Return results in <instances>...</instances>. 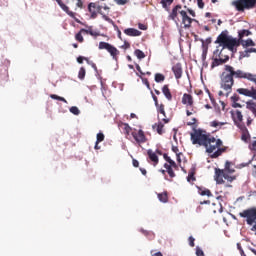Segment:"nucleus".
Segmentation results:
<instances>
[{
  "instance_id": "1",
  "label": "nucleus",
  "mask_w": 256,
  "mask_h": 256,
  "mask_svg": "<svg viewBox=\"0 0 256 256\" xmlns=\"http://www.w3.org/2000/svg\"><path fill=\"white\" fill-rule=\"evenodd\" d=\"M168 19L170 21H174L176 25L182 23V25H184V29H191V24L193 21H196L187 15V11L183 10V6H181V4H178L172 8Z\"/></svg>"
},
{
  "instance_id": "2",
  "label": "nucleus",
  "mask_w": 256,
  "mask_h": 256,
  "mask_svg": "<svg viewBox=\"0 0 256 256\" xmlns=\"http://www.w3.org/2000/svg\"><path fill=\"white\" fill-rule=\"evenodd\" d=\"M204 147L206 149V153L210 155L211 159L221 157L223 153H227L228 149V147L223 146V141H221V139H216L215 137L211 136V134H209Z\"/></svg>"
},
{
  "instance_id": "3",
  "label": "nucleus",
  "mask_w": 256,
  "mask_h": 256,
  "mask_svg": "<svg viewBox=\"0 0 256 256\" xmlns=\"http://www.w3.org/2000/svg\"><path fill=\"white\" fill-rule=\"evenodd\" d=\"M215 43L223 46V49H227L232 53H237V47L241 45V41L239 38H233V36H229V31L225 30L220 33L217 37Z\"/></svg>"
},
{
  "instance_id": "4",
  "label": "nucleus",
  "mask_w": 256,
  "mask_h": 256,
  "mask_svg": "<svg viewBox=\"0 0 256 256\" xmlns=\"http://www.w3.org/2000/svg\"><path fill=\"white\" fill-rule=\"evenodd\" d=\"M109 11H111V8L108 7L107 4H104L103 6L99 5L97 2H91L88 4V12L90 14L91 19H97V15H102V19L104 21H108V23H111V19L109 18Z\"/></svg>"
},
{
  "instance_id": "5",
  "label": "nucleus",
  "mask_w": 256,
  "mask_h": 256,
  "mask_svg": "<svg viewBox=\"0 0 256 256\" xmlns=\"http://www.w3.org/2000/svg\"><path fill=\"white\" fill-rule=\"evenodd\" d=\"M209 135L210 134H208L206 131H203L202 129L193 128V132L190 133L192 145H200L204 147V145L207 143Z\"/></svg>"
},
{
  "instance_id": "6",
  "label": "nucleus",
  "mask_w": 256,
  "mask_h": 256,
  "mask_svg": "<svg viewBox=\"0 0 256 256\" xmlns=\"http://www.w3.org/2000/svg\"><path fill=\"white\" fill-rule=\"evenodd\" d=\"M232 5L236 11L243 13L245 10L255 9L256 0H236L232 2Z\"/></svg>"
},
{
  "instance_id": "7",
  "label": "nucleus",
  "mask_w": 256,
  "mask_h": 256,
  "mask_svg": "<svg viewBox=\"0 0 256 256\" xmlns=\"http://www.w3.org/2000/svg\"><path fill=\"white\" fill-rule=\"evenodd\" d=\"M239 217L246 219L247 225H254L256 223V208H248L239 213Z\"/></svg>"
},
{
  "instance_id": "8",
  "label": "nucleus",
  "mask_w": 256,
  "mask_h": 256,
  "mask_svg": "<svg viewBox=\"0 0 256 256\" xmlns=\"http://www.w3.org/2000/svg\"><path fill=\"white\" fill-rule=\"evenodd\" d=\"M98 48L100 50L105 49L106 51H108L110 53V55L114 61H119V55L121 52H119V50L115 46H113L107 42H99Z\"/></svg>"
},
{
  "instance_id": "9",
  "label": "nucleus",
  "mask_w": 256,
  "mask_h": 256,
  "mask_svg": "<svg viewBox=\"0 0 256 256\" xmlns=\"http://www.w3.org/2000/svg\"><path fill=\"white\" fill-rule=\"evenodd\" d=\"M132 137L139 145L147 143V136H145V132L142 129L132 132Z\"/></svg>"
},
{
  "instance_id": "10",
  "label": "nucleus",
  "mask_w": 256,
  "mask_h": 256,
  "mask_svg": "<svg viewBox=\"0 0 256 256\" xmlns=\"http://www.w3.org/2000/svg\"><path fill=\"white\" fill-rule=\"evenodd\" d=\"M147 161L150 163V165H153V167H157L159 165V156H157V153H155L153 150L149 149L147 150Z\"/></svg>"
},
{
  "instance_id": "11",
  "label": "nucleus",
  "mask_w": 256,
  "mask_h": 256,
  "mask_svg": "<svg viewBox=\"0 0 256 256\" xmlns=\"http://www.w3.org/2000/svg\"><path fill=\"white\" fill-rule=\"evenodd\" d=\"M59 7L62 9V11H64L65 13H67V15H69V17H75V13L73 11L69 10V0H55Z\"/></svg>"
},
{
  "instance_id": "12",
  "label": "nucleus",
  "mask_w": 256,
  "mask_h": 256,
  "mask_svg": "<svg viewBox=\"0 0 256 256\" xmlns=\"http://www.w3.org/2000/svg\"><path fill=\"white\" fill-rule=\"evenodd\" d=\"M237 93H239V95H244V97H251L252 99H256V89L255 88H251V89L238 88Z\"/></svg>"
},
{
  "instance_id": "13",
  "label": "nucleus",
  "mask_w": 256,
  "mask_h": 256,
  "mask_svg": "<svg viewBox=\"0 0 256 256\" xmlns=\"http://www.w3.org/2000/svg\"><path fill=\"white\" fill-rule=\"evenodd\" d=\"M182 105L186 106V109L193 107L195 105V100H193V95L184 93L182 96Z\"/></svg>"
},
{
  "instance_id": "14",
  "label": "nucleus",
  "mask_w": 256,
  "mask_h": 256,
  "mask_svg": "<svg viewBox=\"0 0 256 256\" xmlns=\"http://www.w3.org/2000/svg\"><path fill=\"white\" fill-rule=\"evenodd\" d=\"M225 174V170H221L219 168L215 169L214 179L218 185H223L225 183V180H223L225 179Z\"/></svg>"
},
{
  "instance_id": "15",
  "label": "nucleus",
  "mask_w": 256,
  "mask_h": 256,
  "mask_svg": "<svg viewBox=\"0 0 256 256\" xmlns=\"http://www.w3.org/2000/svg\"><path fill=\"white\" fill-rule=\"evenodd\" d=\"M172 72L174 73L175 79H181L183 77V66L181 63H176L172 66Z\"/></svg>"
},
{
  "instance_id": "16",
  "label": "nucleus",
  "mask_w": 256,
  "mask_h": 256,
  "mask_svg": "<svg viewBox=\"0 0 256 256\" xmlns=\"http://www.w3.org/2000/svg\"><path fill=\"white\" fill-rule=\"evenodd\" d=\"M229 61V56H224V58H218L215 56L213 62L211 64V69H215V67H219V65H223Z\"/></svg>"
},
{
  "instance_id": "17",
  "label": "nucleus",
  "mask_w": 256,
  "mask_h": 256,
  "mask_svg": "<svg viewBox=\"0 0 256 256\" xmlns=\"http://www.w3.org/2000/svg\"><path fill=\"white\" fill-rule=\"evenodd\" d=\"M157 109V113H160V115H163V123H169V118H167V113L165 112V104H158V106H156Z\"/></svg>"
},
{
  "instance_id": "18",
  "label": "nucleus",
  "mask_w": 256,
  "mask_h": 256,
  "mask_svg": "<svg viewBox=\"0 0 256 256\" xmlns=\"http://www.w3.org/2000/svg\"><path fill=\"white\" fill-rule=\"evenodd\" d=\"M125 35L128 37H141L142 32L135 28H127L124 30Z\"/></svg>"
},
{
  "instance_id": "19",
  "label": "nucleus",
  "mask_w": 256,
  "mask_h": 256,
  "mask_svg": "<svg viewBox=\"0 0 256 256\" xmlns=\"http://www.w3.org/2000/svg\"><path fill=\"white\" fill-rule=\"evenodd\" d=\"M232 115L236 125H241V123H243V113L241 110H235Z\"/></svg>"
},
{
  "instance_id": "20",
  "label": "nucleus",
  "mask_w": 256,
  "mask_h": 256,
  "mask_svg": "<svg viewBox=\"0 0 256 256\" xmlns=\"http://www.w3.org/2000/svg\"><path fill=\"white\" fill-rule=\"evenodd\" d=\"M83 35H89V30L82 28L76 35L75 39L78 41V43H83L85 39L83 38Z\"/></svg>"
},
{
  "instance_id": "21",
  "label": "nucleus",
  "mask_w": 256,
  "mask_h": 256,
  "mask_svg": "<svg viewBox=\"0 0 256 256\" xmlns=\"http://www.w3.org/2000/svg\"><path fill=\"white\" fill-rule=\"evenodd\" d=\"M165 124L163 122H158L153 125V129L158 133V135H163L165 133Z\"/></svg>"
},
{
  "instance_id": "22",
  "label": "nucleus",
  "mask_w": 256,
  "mask_h": 256,
  "mask_svg": "<svg viewBox=\"0 0 256 256\" xmlns=\"http://www.w3.org/2000/svg\"><path fill=\"white\" fill-rule=\"evenodd\" d=\"M162 93L168 101H173V95L171 94V90L169 89V85H164L162 87Z\"/></svg>"
},
{
  "instance_id": "23",
  "label": "nucleus",
  "mask_w": 256,
  "mask_h": 256,
  "mask_svg": "<svg viewBox=\"0 0 256 256\" xmlns=\"http://www.w3.org/2000/svg\"><path fill=\"white\" fill-rule=\"evenodd\" d=\"M157 197L161 203H169V194H167V191L158 193Z\"/></svg>"
},
{
  "instance_id": "24",
  "label": "nucleus",
  "mask_w": 256,
  "mask_h": 256,
  "mask_svg": "<svg viewBox=\"0 0 256 256\" xmlns=\"http://www.w3.org/2000/svg\"><path fill=\"white\" fill-rule=\"evenodd\" d=\"M240 45L242 47L247 48V47H255V43L253 42V39L248 38L247 40H240Z\"/></svg>"
},
{
  "instance_id": "25",
  "label": "nucleus",
  "mask_w": 256,
  "mask_h": 256,
  "mask_svg": "<svg viewBox=\"0 0 256 256\" xmlns=\"http://www.w3.org/2000/svg\"><path fill=\"white\" fill-rule=\"evenodd\" d=\"M120 129L123 130V133L125 135H131V126H129V124L127 123H121L119 125Z\"/></svg>"
},
{
  "instance_id": "26",
  "label": "nucleus",
  "mask_w": 256,
  "mask_h": 256,
  "mask_svg": "<svg viewBox=\"0 0 256 256\" xmlns=\"http://www.w3.org/2000/svg\"><path fill=\"white\" fill-rule=\"evenodd\" d=\"M140 231L143 235H145V237H147L149 239V241H153V239H155V233L154 232L147 231V230H144V229H141Z\"/></svg>"
},
{
  "instance_id": "27",
  "label": "nucleus",
  "mask_w": 256,
  "mask_h": 256,
  "mask_svg": "<svg viewBox=\"0 0 256 256\" xmlns=\"http://www.w3.org/2000/svg\"><path fill=\"white\" fill-rule=\"evenodd\" d=\"M173 1L174 0H161V5L163 7V9H166V11H169V7H171V5H173Z\"/></svg>"
},
{
  "instance_id": "28",
  "label": "nucleus",
  "mask_w": 256,
  "mask_h": 256,
  "mask_svg": "<svg viewBox=\"0 0 256 256\" xmlns=\"http://www.w3.org/2000/svg\"><path fill=\"white\" fill-rule=\"evenodd\" d=\"M249 35H251V31L241 30L238 32V39H240V41H243V37H249Z\"/></svg>"
},
{
  "instance_id": "29",
  "label": "nucleus",
  "mask_w": 256,
  "mask_h": 256,
  "mask_svg": "<svg viewBox=\"0 0 256 256\" xmlns=\"http://www.w3.org/2000/svg\"><path fill=\"white\" fill-rule=\"evenodd\" d=\"M195 114H197V108L195 107V104L193 105V107H188L186 109L187 117H191V115H195Z\"/></svg>"
},
{
  "instance_id": "30",
  "label": "nucleus",
  "mask_w": 256,
  "mask_h": 256,
  "mask_svg": "<svg viewBox=\"0 0 256 256\" xmlns=\"http://www.w3.org/2000/svg\"><path fill=\"white\" fill-rule=\"evenodd\" d=\"M198 193H199V195H202L203 197H205V195L207 196V197H211V195H213L212 193H211V190H209V189H201V188H198Z\"/></svg>"
},
{
  "instance_id": "31",
  "label": "nucleus",
  "mask_w": 256,
  "mask_h": 256,
  "mask_svg": "<svg viewBox=\"0 0 256 256\" xmlns=\"http://www.w3.org/2000/svg\"><path fill=\"white\" fill-rule=\"evenodd\" d=\"M134 55L137 57V59H145V52L140 49H136L134 51Z\"/></svg>"
},
{
  "instance_id": "32",
  "label": "nucleus",
  "mask_w": 256,
  "mask_h": 256,
  "mask_svg": "<svg viewBox=\"0 0 256 256\" xmlns=\"http://www.w3.org/2000/svg\"><path fill=\"white\" fill-rule=\"evenodd\" d=\"M225 56L223 54V49L219 50V47L214 51V57H218L219 59H225Z\"/></svg>"
},
{
  "instance_id": "33",
  "label": "nucleus",
  "mask_w": 256,
  "mask_h": 256,
  "mask_svg": "<svg viewBox=\"0 0 256 256\" xmlns=\"http://www.w3.org/2000/svg\"><path fill=\"white\" fill-rule=\"evenodd\" d=\"M155 81H156V83H163V81H165V75H163L161 73H156Z\"/></svg>"
},
{
  "instance_id": "34",
  "label": "nucleus",
  "mask_w": 256,
  "mask_h": 256,
  "mask_svg": "<svg viewBox=\"0 0 256 256\" xmlns=\"http://www.w3.org/2000/svg\"><path fill=\"white\" fill-rule=\"evenodd\" d=\"M247 109H249V111H252V113L254 115H256V104L253 102H248L247 103Z\"/></svg>"
},
{
  "instance_id": "35",
  "label": "nucleus",
  "mask_w": 256,
  "mask_h": 256,
  "mask_svg": "<svg viewBox=\"0 0 256 256\" xmlns=\"http://www.w3.org/2000/svg\"><path fill=\"white\" fill-rule=\"evenodd\" d=\"M86 71L84 67H81L78 73V78L83 81V79H85V75H86Z\"/></svg>"
},
{
  "instance_id": "36",
  "label": "nucleus",
  "mask_w": 256,
  "mask_h": 256,
  "mask_svg": "<svg viewBox=\"0 0 256 256\" xmlns=\"http://www.w3.org/2000/svg\"><path fill=\"white\" fill-rule=\"evenodd\" d=\"M164 159L169 163V165H172L173 167H177V163L171 159V157L167 156V154H164Z\"/></svg>"
},
{
  "instance_id": "37",
  "label": "nucleus",
  "mask_w": 256,
  "mask_h": 256,
  "mask_svg": "<svg viewBox=\"0 0 256 256\" xmlns=\"http://www.w3.org/2000/svg\"><path fill=\"white\" fill-rule=\"evenodd\" d=\"M51 99H55L56 101H62L63 103H67V100L64 97L57 96V94L50 95Z\"/></svg>"
},
{
  "instance_id": "38",
  "label": "nucleus",
  "mask_w": 256,
  "mask_h": 256,
  "mask_svg": "<svg viewBox=\"0 0 256 256\" xmlns=\"http://www.w3.org/2000/svg\"><path fill=\"white\" fill-rule=\"evenodd\" d=\"M102 141H105V134L102 132L98 133L96 136V142L97 143H102Z\"/></svg>"
},
{
  "instance_id": "39",
  "label": "nucleus",
  "mask_w": 256,
  "mask_h": 256,
  "mask_svg": "<svg viewBox=\"0 0 256 256\" xmlns=\"http://www.w3.org/2000/svg\"><path fill=\"white\" fill-rule=\"evenodd\" d=\"M70 113H72L73 115H79L81 113V111L79 110V108L77 106H72L70 108Z\"/></svg>"
},
{
  "instance_id": "40",
  "label": "nucleus",
  "mask_w": 256,
  "mask_h": 256,
  "mask_svg": "<svg viewBox=\"0 0 256 256\" xmlns=\"http://www.w3.org/2000/svg\"><path fill=\"white\" fill-rule=\"evenodd\" d=\"M224 179L226 180V181H228V183H233V181H235V179H237V177H235V176H229V174H225V176H224Z\"/></svg>"
},
{
  "instance_id": "41",
  "label": "nucleus",
  "mask_w": 256,
  "mask_h": 256,
  "mask_svg": "<svg viewBox=\"0 0 256 256\" xmlns=\"http://www.w3.org/2000/svg\"><path fill=\"white\" fill-rule=\"evenodd\" d=\"M225 169H226V171H228V173H235V170L231 169V162H229V161H226Z\"/></svg>"
},
{
  "instance_id": "42",
  "label": "nucleus",
  "mask_w": 256,
  "mask_h": 256,
  "mask_svg": "<svg viewBox=\"0 0 256 256\" xmlns=\"http://www.w3.org/2000/svg\"><path fill=\"white\" fill-rule=\"evenodd\" d=\"M188 183H191V181H195V172H189L187 176Z\"/></svg>"
},
{
  "instance_id": "43",
  "label": "nucleus",
  "mask_w": 256,
  "mask_h": 256,
  "mask_svg": "<svg viewBox=\"0 0 256 256\" xmlns=\"http://www.w3.org/2000/svg\"><path fill=\"white\" fill-rule=\"evenodd\" d=\"M196 255L197 256H205V252H203V250L199 246H197L196 247Z\"/></svg>"
},
{
  "instance_id": "44",
  "label": "nucleus",
  "mask_w": 256,
  "mask_h": 256,
  "mask_svg": "<svg viewBox=\"0 0 256 256\" xmlns=\"http://www.w3.org/2000/svg\"><path fill=\"white\" fill-rule=\"evenodd\" d=\"M222 125H225V123H220L218 121H212L211 122V127H222Z\"/></svg>"
},
{
  "instance_id": "45",
  "label": "nucleus",
  "mask_w": 256,
  "mask_h": 256,
  "mask_svg": "<svg viewBox=\"0 0 256 256\" xmlns=\"http://www.w3.org/2000/svg\"><path fill=\"white\" fill-rule=\"evenodd\" d=\"M117 5H127L129 0H114Z\"/></svg>"
},
{
  "instance_id": "46",
  "label": "nucleus",
  "mask_w": 256,
  "mask_h": 256,
  "mask_svg": "<svg viewBox=\"0 0 256 256\" xmlns=\"http://www.w3.org/2000/svg\"><path fill=\"white\" fill-rule=\"evenodd\" d=\"M188 241H189L190 247H195V238H193V236H190L188 238Z\"/></svg>"
},
{
  "instance_id": "47",
  "label": "nucleus",
  "mask_w": 256,
  "mask_h": 256,
  "mask_svg": "<svg viewBox=\"0 0 256 256\" xmlns=\"http://www.w3.org/2000/svg\"><path fill=\"white\" fill-rule=\"evenodd\" d=\"M167 173H168L170 179H173V178L176 177L175 171H173V168H171L170 170H168Z\"/></svg>"
},
{
  "instance_id": "48",
  "label": "nucleus",
  "mask_w": 256,
  "mask_h": 256,
  "mask_svg": "<svg viewBox=\"0 0 256 256\" xmlns=\"http://www.w3.org/2000/svg\"><path fill=\"white\" fill-rule=\"evenodd\" d=\"M121 47L122 49H131V43L124 41V44Z\"/></svg>"
},
{
  "instance_id": "49",
  "label": "nucleus",
  "mask_w": 256,
  "mask_h": 256,
  "mask_svg": "<svg viewBox=\"0 0 256 256\" xmlns=\"http://www.w3.org/2000/svg\"><path fill=\"white\" fill-rule=\"evenodd\" d=\"M83 9V0H76V8Z\"/></svg>"
},
{
  "instance_id": "50",
  "label": "nucleus",
  "mask_w": 256,
  "mask_h": 256,
  "mask_svg": "<svg viewBox=\"0 0 256 256\" xmlns=\"http://www.w3.org/2000/svg\"><path fill=\"white\" fill-rule=\"evenodd\" d=\"M152 98L155 103V107H159V100H158L157 96H155V94L152 93Z\"/></svg>"
},
{
  "instance_id": "51",
  "label": "nucleus",
  "mask_w": 256,
  "mask_h": 256,
  "mask_svg": "<svg viewBox=\"0 0 256 256\" xmlns=\"http://www.w3.org/2000/svg\"><path fill=\"white\" fill-rule=\"evenodd\" d=\"M231 101H232V103H237V101H239V95L234 94V95L231 97Z\"/></svg>"
},
{
  "instance_id": "52",
  "label": "nucleus",
  "mask_w": 256,
  "mask_h": 256,
  "mask_svg": "<svg viewBox=\"0 0 256 256\" xmlns=\"http://www.w3.org/2000/svg\"><path fill=\"white\" fill-rule=\"evenodd\" d=\"M197 5L199 9H203L205 7V3L203 2V0H197Z\"/></svg>"
},
{
  "instance_id": "53",
  "label": "nucleus",
  "mask_w": 256,
  "mask_h": 256,
  "mask_svg": "<svg viewBox=\"0 0 256 256\" xmlns=\"http://www.w3.org/2000/svg\"><path fill=\"white\" fill-rule=\"evenodd\" d=\"M88 34L91 35L92 37H99V33L93 30H90V31L88 30Z\"/></svg>"
},
{
  "instance_id": "54",
  "label": "nucleus",
  "mask_w": 256,
  "mask_h": 256,
  "mask_svg": "<svg viewBox=\"0 0 256 256\" xmlns=\"http://www.w3.org/2000/svg\"><path fill=\"white\" fill-rule=\"evenodd\" d=\"M196 123H197V119L196 118H192V120L190 122H187V125L189 127H191V126L195 125Z\"/></svg>"
},
{
  "instance_id": "55",
  "label": "nucleus",
  "mask_w": 256,
  "mask_h": 256,
  "mask_svg": "<svg viewBox=\"0 0 256 256\" xmlns=\"http://www.w3.org/2000/svg\"><path fill=\"white\" fill-rule=\"evenodd\" d=\"M138 28L141 29V31H147V25H145V24L139 23Z\"/></svg>"
},
{
  "instance_id": "56",
  "label": "nucleus",
  "mask_w": 256,
  "mask_h": 256,
  "mask_svg": "<svg viewBox=\"0 0 256 256\" xmlns=\"http://www.w3.org/2000/svg\"><path fill=\"white\" fill-rule=\"evenodd\" d=\"M164 168L166 169V171H170L171 169H173V166L171 164L165 163L164 164Z\"/></svg>"
},
{
  "instance_id": "57",
  "label": "nucleus",
  "mask_w": 256,
  "mask_h": 256,
  "mask_svg": "<svg viewBox=\"0 0 256 256\" xmlns=\"http://www.w3.org/2000/svg\"><path fill=\"white\" fill-rule=\"evenodd\" d=\"M83 61H87V58H85V57H83V56H79L78 58H77V62L78 63H83Z\"/></svg>"
},
{
  "instance_id": "58",
  "label": "nucleus",
  "mask_w": 256,
  "mask_h": 256,
  "mask_svg": "<svg viewBox=\"0 0 256 256\" xmlns=\"http://www.w3.org/2000/svg\"><path fill=\"white\" fill-rule=\"evenodd\" d=\"M244 53H256V48H250L244 51Z\"/></svg>"
},
{
  "instance_id": "59",
  "label": "nucleus",
  "mask_w": 256,
  "mask_h": 256,
  "mask_svg": "<svg viewBox=\"0 0 256 256\" xmlns=\"http://www.w3.org/2000/svg\"><path fill=\"white\" fill-rule=\"evenodd\" d=\"M132 165H133V167H139V161H137L136 159H133Z\"/></svg>"
},
{
  "instance_id": "60",
  "label": "nucleus",
  "mask_w": 256,
  "mask_h": 256,
  "mask_svg": "<svg viewBox=\"0 0 256 256\" xmlns=\"http://www.w3.org/2000/svg\"><path fill=\"white\" fill-rule=\"evenodd\" d=\"M202 58L205 60L207 59V48H205L202 52Z\"/></svg>"
},
{
  "instance_id": "61",
  "label": "nucleus",
  "mask_w": 256,
  "mask_h": 256,
  "mask_svg": "<svg viewBox=\"0 0 256 256\" xmlns=\"http://www.w3.org/2000/svg\"><path fill=\"white\" fill-rule=\"evenodd\" d=\"M144 85H146L147 89H151V85L149 84V80H144Z\"/></svg>"
},
{
  "instance_id": "62",
  "label": "nucleus",
  "mask_w": 256,
  "mask_h": 256,
  "mask_svg": "<svg viewBox=\"0 0 256 256\" xmlns=\"http://www.w3.org/2000/svg\"><path fill=\"white\" fill-rule=\"evenodd\" d=\"M188 13H189V15H191V17H196V14L193 10L188 9Z\"/></svg>"
},
{
  "instance_id": "63",
  "label": "nucleus",
  "mask_w": 256,
  "mask_h": 256,
  "mask_svg": "<svg viewBox=\"0 0 256 256\" xmlns=\"http://www.w3.org/2000/svg\"><path fill=\"white\" fill-rule=\"evenodd\" d=\"M232 107H234V108L241 107V104H239L237 102H233Z\"/></svg>"
},
{
  "instance_id": "64",
  "label": "nucleus",
  "mask_w": 256,
  "mask_h": 256,
  "mask_svg": "<svg viewBox=\"0 0 256 256\" xmlns=\"http://www.w3.org/2000/svg\"><path fill=\"white\" fill-rule=\"evenodd\" d=\"M152 256H163V253H161V252H156V253L152 254Z\"/></svg>"
}]
</instances>
